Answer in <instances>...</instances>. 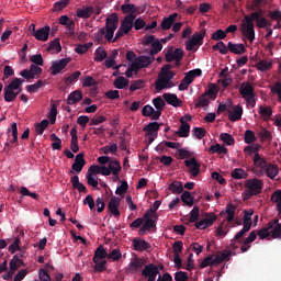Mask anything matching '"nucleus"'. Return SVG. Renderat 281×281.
<instances>
[{"instance_id": "25", "label": "nucleus", "mask_w": 281, "mask_h": 281, "mask_svg": "<svg viewBox=\"0 0 281 281\" xmlns=\"http://www.w3.org/2000/svg\"><path fill=\"white\" fill-rule=\"evenodd\" d=\"M180 124L176 135H178V137H190V124L183 121V119H180Z\"/></svg>"}, {"instance_id": "6", "label": "nucleus", "mask_w": 281, "mask_h": 281, "mask_svg": "<svg viewBox=\"0 0 281 281\" xmlns=\"http://www.w3.org/2000/svg\"><path fill=\"white\" fill-rule=\"evenodd\" d=\"M155 63V57L153 56H139L136 58L135 61H133V69L136 71H139V69H146L149 65H153Z\"/></svg>"}, {"instance_id": "57", "label": "nucleus", "mask_w": 281, "mask_h": 281, "mask_svg": "<svg viewBox=\"0 0 281 281\" xmlns=\"http://www.w3.org/2000/svg\"><path fill=\"white\" fill-rule=\"evenodd\" d=\"M146 81L143 79L134 80L130 86V91L135 92L137 89H144Z\"/></svg>"}, {"instance_id": "2", "label": "nucleus", "mask_w": 281, "mask_h": 281, "mask_svg": "<svg viewBox=\"0 0 281 281\" xmlns=\"http://www.w3.org/2000/svg\"><path fill=\"white\" fill-rule=\"evenodd\" d=\"M161 126H164V123L151 122L143 128V131L146 133L145 136L148 138L149 145L157 139V133Z\"/></svg>"}, {"instance_id": "30", "label": "nucleus", "mask_w": 281, "mask_h": 281, "mask_svg": "<svg viewBox=\"0 0 281 281\" xmlns=\"http://www.w3.org/2000/svg\"><path fill=\"white\" fill-rule=\"evenodd\" d=\"M177 16H179V14L173 13V14H170L168 18H165L160 24L161 30H170V27L175 25V21Z\"/></svg>"}, {"instance_id": "3", "label": "nucleus", "mask_w": 281, "mask_h": 281, "mask_svg": "<svg viewBox=\"0 0 281 281\" xmlns=\"http://www.w3.org/2000/svg\"><path fill=\"white\" fill-rule=\"evenodd\" d=\"M244 186L245 188L254 192L256 196H258V194H262V188H265V182H262V180L258 178H251L247 179L244 182Z\"/></svg>"}, {"instance_id": "55", "label": "nucleus", "mask_w": 281, "mask_h": 281, "mask_svg": "<svg viewBox=\"0 0 281 281\" xmlns=\"http://www.w3.org/2000/svg\"><path fill=\"white\" fill-rule=\"evenodd\" d=\"M49 126V121L44 119L41 123H37L35 126V132L37 135H43L45 133V128Z\"/></svg>"}, {"instance_id": "15", "label": "nucleus", "mask_w": 281, "mask_h": 281, "mask_svg": "<svg viewBox=\"0 0 281 281\" xmlns=\"http://www.w3.org/2000/svg\"><path fill=\"white\" fill-rule=\"evenodd\" d=\"M49 32H52V29L49 27V25L41 27L36 31V33H34V38H36V41H41L42 43H45L49 38Z\"/></svg>"}, {"instance_id": "24", "label": "nucleus", "mask_w": 281, "mask_h": 281, "mask_svg": "<svg viewBox=\"0 0 281 281\" xmlns=\"http://www.w3.org/2000/svg\"><path fill=\"white\" fill-rule=\"evenodd\" d=\"M162 98L165 100V102H167V104H170L171 106H181V100L179 99V97H177V94L173 93H164Z\"/></svg>"}, {"instance_id": "1", "label": "nucleus", "mask_w": 281, "mask_h": 281, "mask_svg": "<svg viewBox=\"0 0 281 281\" xmlns=\"http://www.w3.org/2000/svg\"><path fill=\"white\" fill-rule=\"evenodd\" d=\"M165 60L166 63H172L176 61V67H181V60H183V49L182 48H176L175 50L172 48H169L167 53L165 54Z\"/></svg>"}, {"instance_id": "9", "label": "nucleus", "mask_w": 281, "mask_h": 281, "mask_svg": "<svg viewBox=\"0 0 281 281\" xmlns=\"http://www.w3.org/2000/svg\"><path fill=\"white\" fill-rule=\"evenodd\" d=\"M69 63H71V59L69 58H61L59 60L53 61L50 66L52 76H58V74H60V71H63V69H65Z\"/></svg>"}, {"instance_id": "32", "label": "nucleus", "mask_w": 281, "mask_h": 281, "mask_svg": "<svg viewBox=\"0 0 281 281\" xmlns=\"http://www.w3.org/2000/svg\"><path fill=\"white\" fill-rule=\"evenodd\" d=\"M70 183H72V188L75 190H78V192H83V194H87V187H85L82 182H80V178L78 176H74L70 179Z\"/></svg>"}, {"instance_id": "17", "label": "nucleus", "mask_w": 281, "mask_h": 281, "mask_svg": "<svg viewBox=\"0 0 281 281\" xmlns=\"http://www.w3.org/2000/svg\"><path fill=\"white\" fill-rule=\"evenodd\" d=\"M269 161H267V159H265V157L260 156L259 153H256L254 156V165L256 168L260 169V173L262 175V172L266 170V168L269 166Z\"/></svg>"}, {"instance_id": "64", "label": "nucleus", "mask_w": 281, "mask_h": 281, "mask_svg": "<svg viewBox=\"0 0 281 281\" xmlns=\"http://www.w3.org/2000/svg\"><path fill=\"white\" fill-rule=\"evenodd\" d=\"M268 16L271 19V21H277V23H281V11L280 10L269 11Z\"/></svg>"}, {"instance_id": "45", "label": "nucleus", "mask_w": 281, "mask_h": 281, "mask_svg": "<svg viewBox=\"0 0 281 281\" xmlns=\"http://www.w3.org/2000/svg\"><path fill=\"white\" fill-rule=\"evenodd\" d=\"M91 14H93V7H87L77 11V16L79 19H90Z\"/></svg>"}, {"instance_id": "43", "label": "nucleus", "mask_w": 281, "mask_h": 281, "mask_svg": "<svg viewBox=\"0 0 281 281\" xmlns=\"http://www.w3.org/2000/svg\"><path fill=\"white\" fill-rule=\"evenodd\" d=\"M225 214H227L226 221L232 223V221H234V216H236V205L228 203L226 205Z\"/></svg>"}, {"instance_id": "18", "label": "nucleus", "mask_w": 281, "mask_h": 281, "mask_svg": "<svg viewBox=\"0 0 281 281\" xmlns=\"http://www.w3.org/2000/svg\"><path fill=\"white\" fill-rule=\"evenodd\" d=\"M249 229H251L250 225H245L243 226V229L239 231L235 237L232 239L231 241V249H236L238 246H236V241L237 243H243L240 241V238H243V236H245L247 234V232H249Z\"/></svg>"}, {"instance_id": "12", "label": "nucleus", "mask_w": 281, "mask_h": 281, "mask_svg": "<svg viewBox=\"0 0 281 281\" xmlns=\"http://www.w3.org/2000/svg\"><path fill=\"white\" fill-rule=\"evenodd\" d=\"M137 19L136 14H127L124 16V19L121 22V27L124 30V32H131L134 27L135 20Z\"/></svg>"}, {"instance_id": "62", "label": "nucleus", "mask_w": 281, "mask_h": 281, "mask_svg": "<svg viewBox=\"0 0 281 281\" xmlns=\"http://www.w3.org/2000/svg\"><path fill=\"white\" fill-rule=\"evenodd\" d=\"M251 216H254V210H248L244 212L243 223L244 225H249L251 227Z\"/></svg>"}, {"instance_id": "8", "label": "nucleus", "mask_w": 281, "mask_h": 281, "mask_svg": "<svg viewBox=\"0 0 281 281\" xmlns=\"http://www.w3.org/2000/svg\"><path fill=\"white\" fill-rule=\"evenodd\" d=\"M239 94L244 100L256 97V90L250 82H243L239 86Z\"/></svg>"}, {"instance_id": "49", "label": "nucleus", "mask_w": 281, "mask_h": 281, "mask_svg": "<svg viewBox=\"0 0 281 281\" xmlns=\"http://www.w3.org/2000/svg\"><path fill=\"white\" fill-rule=\"evenodd\" d=\"M206 267H216V262H214V255H209L200 263V269H205Z\"/></svg>"}, {"instance_id": "54", "label": "nucleus", "mask_w": 281, "mask_h": 281, "mask_svg": "<svg viewBox=\"0 0 281 281\" xmlns=\"http://www.w3.org/2000/svg\"><path fill=\"white\" fill-rule=\"evenodd\" d=\"M194 82L188 75L184 76V78L181 80L179 85V91H188L190 85Z\"/></svg>"}, {"instance_id": "61", "label": "nucleus", "mask_w": 281, "mask_h": 281, "mask_svg": "<svg viewBox=\"0 0 281 281\" xmlns=\"http://www.w3.org/2000/svg\"><path fill=\"white\" fill-rule=\"evenodd\" d=\"M245 144H254L256 142V134L251 130H247L245 132V138H244Z\"/></svg>"}, {"instance_id": "46", "label": "nucleus", "mask_w": 281, "mask_h": 281, "mask_svg": "<svg viewBox=\"0 0 281 281\" xmlns=\"http://www.w3.org/2000/svg\"><path fill=\"white\" fill-rule=\"evenodd\" d=\"M231 177L233 179H247V177H249V175L247 173V171H245L243 168H235L232 172H231Z\"/></svg>"}, {"instance_id": "27", "label": "nucleus", "mask_w": 281, "mask_h": 281, "mask_svg": "<svg viewBox=\"0 0 281 281\" xmlns=\"http://www.w3.org/2000/svg\"><path fill=\"white\" fill-rule=\"evenodd\" d=\"M128 267L130 268L127 269V271L130 273H137V271H139V269L144 267V259L136 257L134 260L130 262Z\"/></svg>"}, {"instance_id": "13", "label": "nucleus", "mask_w": 281, "mask_h": 281, "mask_svg": "<svg viewBox=\"0 0 281 281\" xmlns=\"http://www.w3.org/2000/svg\"><path fill=\"white\" fill-rule=\"evenodd\" d=\"M277 223H278V218L272 220L271 222H269L267 224L266 227H263L257 232V236H259V238L261 240H265V238H269V236H271V229H273V227H274V225H277Z\"/></svg>"}, {"instance_id": "60", "label": "nucleus", "mask_w": 281, "mask_h": 281, "mask_svg": "<svg viewBox=\"0 0 281 281\" xmlns=\"http://www.w3.org/2000/svg\"><path fill=\"white\" fill-rule=\"evenodd\" d=\"M100 33L105 36L106 41L113 43V34H115V30L113 29H101Z\"/></svg>"}, {"instance_id": "40", "label": "nucleus", "mask_w": 281, "mask_h": 281, "mask_svg": "<svg viewBox=\"0 0 281 281\" xmlns=\"http://www.w3.org/2000/svg\"><path fill=\"white\" fill-rule=\"evenodd\" d=\"M231 251L224 250L223 252L217 254L215 257H213L215 267H218V265H222V262H225L231 256Z\"/></svg>"}, {"instance_id": "22", "label": "nucleus", "mask_w": 281, "mask_h": 281, "mask_svg": "<svg viewBox=\"0 0 281 281\" xmlns=\"http://www.w3.org/2000/svg\"><path fill=\"white\" fill-rule=\"evenodd\" d=\"M133 247L135 251H148L150 249V243L144 240V239H133Z\"/></svg>"}, {"instance_id": "47", "label": "nucleus", "mask_w": 281, "mask_h": 281, "mask_svg": "<svg viewBox=\"0 0 281 281\" xmlns=\"http://www.w3.org/2000/svg\"><path fill=\"white\" fill-rule=\"evenodd\" d=\"M220 139L226 144V146H234L236 144V139H234V136H232L229 133H222L220 135Z\"/></svg>"}, {"instance_id": "29", "label": "nucleus", "mask_w": 281, "mask_h": 281, "mask_svg": "<svg viewBox=\"0 0 281 281\" xmlns=\"http://www.w3.org/2000/svg\"><path fill=\"white\" fill-rule=\"evenodd\" d=\"M117 23H120V19L117 18V13H112L105 20V27L110 30H117Z\"/></svg>"}, {"instance_id": "38", "label": "nucleus", "mask_w": 281, "mask_h": 281, "mask_svg": "<svg viewBox=\"0 0 281 281\" xmlns=\"http://www.w3.org/2000/svg\"><path fill=\"white\" fill-rule=\"evenodd\" d=\"M271 67H273V63L267 59H261L256 64V69L259 71H269Z\"/></svg>"}, {"instance_id": "58", "label": "nucleus", "mask_w": 281, "mask_h": 281, "mask_svg": "<svg viewBox=\"0 0 281 281\" xmlns=\"http://www.w3.org/2000/svg\"><path fill=\"white\" fill-rule=\"evenodd\" d=\"M213 52H220V54H227V45H225L222 41L217 42L212 46Z\"/></svg>"}, {"instance_id": "50", "label": "nucleus", "mask_w": 281, "mask_h": 281, "mask_svg": "<svg viewBox=\"0 0 281 281\" xmlns=\"http://www.w3.org/2000/svg\"><path fill=\"white\" fill-rule=\"evenodd\" d=\"M82 72H80V70L75 71L74 74L64 79L65 85L69 86L74 85V82H78V78H80Z\"/></svg>"}, {"instance_id": "51", "label": "nucleus", "mask_w": 281, "mask_h": 281, "mask_svg": "<svg viewBox=\"0 0 281 281\" xmlns=\"http://www.w3.org/2000/svg\"><path fill=\"white\" fill-rule=\"evenodd\" d=\"M262 10H259L257 12H251L249 15H245V21H250V23H254V21H256V23L258 21H260L262 18Z\"/></svg>"}, {"instance_id": "59", "label": "nucleus", "mask_w": 281, "mask_h": 281, "mask_svg": "<svg viewBox=\"0 0 281 281\" xmlns=\"http://www.w3.org/2000/svg\"><path fill=\"white\" fill-rule=\"evenodd\" d=\"M43 85V80H37L35 83L26 86V91H29V93H36Z\"/></svg>"}, {"instance_id": "56", "label": "nucleus", "mask_w": 281, "mask_h": 281, "mask_svg": "<svg viewBox=\"0 0 281 281\" xmlns=\"http://www.w3.org/2000/svg\"><path fill=\"white\" fill-rule=\"evenodd\" d=\"M64 25L67 29V32H66L67 36H74V34H76V21L70 19L67 22V24H64Z\"/></svg>"}, {"instance_id": "63", "label": "nucleus", "mask_w": 281, "mask_h": 281, "mask_svg": "<svg viewBox=\"0 0 281 281\" xmlns=\"http://www.w3.org/2000/svg\"><path fill=\"white\" fill-rule=\"evenodd\" d=\"M270 231L272 238H281V224L279 222Z\"/></svg>"}, {"instance_id": "28", "label": "nucleus", "mask_w": 281, "mask_h": 281, "mask_svg": "<svg viewBox=\"0 0 281 281\" xmlns=\"http://www.w3.org/2000/svg\"><path fill=\"white\" fill-rule=\"evenodd\" d=\"M121 11L123 14H139V8H137L134 3L125 2L121 5Z\"/></svg>"}, {"instance_id": "42", "label": "nucleus", "mask_w": 281, "mask_h": 281, "mask_svg": "<svg viewBox=\"0 0 281 281\" xmlns=\"http://www.w3.org/2000/svg\"><path fill=\"white\" fill-rule=\"evenodd\" d=\"M161 49H164V45H161V42H159V40H155V42H153V44H151V49L149 50V56L155 58V56H157V54H159V52H161Z\"/></svg>"}, {"instance_id": "31", "label": "nucleus", "mask_w": 281, "mask_h": 281, "mask_svg": "<svg viewBox=\"0 0 281 281\" xmlns=\"http://www.w3.org/2000/svg\"><path fill=\"white\" fill-rule=\"evenodd\" d=\"M209 153L210 155H227V147L217 143L209 148Z\"/></svg>"}, {"instance_id": "33", "label": "nucleus", "mask_w": 281, "mask_h": 281, "mask_svg": "<svg viewBox=\"0 0 281 281\" xmlns=\"http://www.w3.org/2000/svg\"><path fill=\"white\" fill-rule=\"evenodd\" d=\"M47 52H52V54H60V52H63V46H60V38L53 40L47 47Z\"/></svg>"}, {"instance_id": "19", "label": "nucleus", "mask_w": 281, "mask_h": 281, "mask_svg": "<svg viewBox=\"0 0 281 281\" xmlns=\"http://www.w3.org/2000/svg\"><path fill=\"white\" fill-rule=\"evenodd\" d=\"M261 175H266L268 179H276L280 175V168L277 165L269 164L266 169H263Z\"/></svg>"}, {"instance_id": "14", "label": "nucleus", "mask_w": 281, "mask_h": 281, "mask_svg": "<svg viewBox=\"0 0 281 281\" xmlns=\"http://www.w3.org/2000/svg\"><path fill=\"white\" fill-rule=\"evenodd\" d=\"M184 165L187 168H190V172L192 177H196L201 172V165L194 157H192L189 160H186Z\"/></svg>"}, {"instance_id": "7", "label": "nucleus", "mask_w": 281, "mask_h": 281, "mask_svg": "<svg viewBox=\"0 0 281 281\" xmlns=\"http://www.w3.org/2000/svg\"><path fill=\"white\" fill-rule=\"evenodd\" d=\"M204 38H205V31L193 34L191 40L186 44L187 52H192V49H194L196 45H203Z\"/></svg>"}, {"instance_id": "21", "label": "nucleus", "mask_w": 281, "mask_h": 281, "mask_svg": "<svg viewBox=\"0 0 281 281\" xmlns=\"http://www.w3.org/2000/svg\"><path fill=\"white\" fill-rule=\"evenodd\" d=\"M228 52L240 56V55L245 54V52H247V48H245V44H234L232 42H228L227 53Z\"/></svg>"}, {"instance_id": "53", "label": "nucleus", "mask_w": 281, "mask_h": 281, "mask_svg": "<svg viewBox=\"0 0 281 281\" xmlns=\"http://www.w3.org/2000/svg\"><path fill=\"white\" fill-rule=\"evenodd\" d=\"M106 56L108 54H106V50H104V48L102 47L97 48L94 53V63H102V60H104Z\"/></svg>"}, {"instance_id": "11", "label": "nucleus", "mask_w": 281, "mask_h": 281, "mask_svg": "<svg viewBox=\"0 0 281 281\" xmlns=\"http://www.w3.org/2000/svg\"><path fill=\"white\" fill-rule=\"evenodd\" d=\"M144 224L143 226L147 232H150V229H155L157 227V223L153 218H157V216L153 215V211H146L143 215Z\"/></svg>"}, {"instance_id": "35", "label": "nucleus", "mask_w": 281, "mask_h": 281, "mask_svg": "<svg viewBox=\"0 0 281 281\" xmlns=\"http://www.w3.org/2000/svg\"><path fill=\"white\" fill-rule=\"evenodd\" d=\"M195 109H205V106H210V97L206 95L205 93H202L199 98L198 101L194 104Z\"/></svg>"}, {"instance_id": "44", "label": "nucleus", "mask_w": 281, "mask_h": 281, "mask_svg": "<svg viewBox=\"0 0 281 281\" xmlns=\"http://www.w3.org/2000/svg\"><path fill=\"white\" fill-rule=\"evenodd\" d=\"M181 201L189 207H192V205H194V198L192 196V193H190V191L182 192Z\"/></svg>"}, {"instance_id": "41", "label": "nucleus", "mask_w": 281, "mask_h": 281, "mask_svg": "<svg viewBox=\"0 0 281 281\" xmlns=\"http://www.w3.org/2000/svg\"><path fill=\"white\" fill-rule=\"evenodd\" d=\"M168 190L172 194H181L183 193V184L180 181H173L169 184Z\"/></svg>"}, {"instance_id": "52", "label": "nucleus", "mask_w": 281, "mask_h": 281, "mask_svg": "<svg viewBox=\"0 0 281 281\" xmlns=\"http://www.w3.org/2000/svg\"><path fill=\"white\" fill-rule=\"evenodd\" d=\"M272 203H277V210L281 214V191L277 190L271 195Z\"/></svg>"}, {"instance_id": "36", "label": "nucleus", "mask_w": 281, "mask_h": 281, "mask_svg": "<svg viewBox=\"0 0 281 281\" xmlns=\"http://www.w3.org/2000/svg\"><path fill=\"white\" fill-rule=\"evenodd\" d=\"M104 258H109L104 246H99L94 251L93 262H99V260H104Z\"/></svg>"}, {"instance_id": "10", "label": "nucleus", "mask_w": 281, "mask_h": 281, "mask_svg": "<svg viewBox=\"0 0 281 281\" xmlns=\"http://www.w3.org/2000/svg\"><path fill=\"white\" fill-rule=\"evenodd\" d=\"M120 203L122 200L117 196H112L108 204V210L110 214H113L115 218H120Z\"/></svg>"}, {"instance_id": "20", "label": "nucleus", "mask_w": 281, "mask_h": 281, "mask_svg": "<svg viewBox=\"0 0 281 281\" xmlns=\"http://www.w3.org/2000/svg\"><path fill=\"white\" fill-rule=\"evenodd\" d=\"M86 164L85 154H78L75 158V162L71 165V169L75 170V172H82Z\"/></svg>"}, {"instance_id": "37", "label": "nucleus", "mask_w": 281, "mask_h": 281, "mask_svg": "<svg viewBox=\"0 0 281 281\" xmlns=\"http://www.w3.org/2000/svg\"><path fill=\"white\" fill-rule=\"evenodd\" d=\"M259 115L267 122V120H271V115H273V110L271 106H259Z\"/></svg>"}, {"instance_id": "16", "label": "nucleus", "mask_w": 281, "mask_h": 281, "mask_svg": "<svg viewBox=\"0 0 281 281\" xmlns=\"http://www.w3.org/2000/svg\"><path fill=\"white\" fill-rule=\"evenodd\" d=\"M228 120L231 122H238L239 120H243V105L237 104L233 106V111L228 110Z\"/></svg>"}, {"instance_id": "39", "label": "nucleus", "mask_w": 281, "mask_h": 281, "mask_svg": "<svg viewBox=\"0 0 281 281\" xmlns=\"http://www.w3.org/2000/svg\"><path fill=\"white\" fill-rule=\"evenodd\" d=\"M19 97V92H14V90L4 86V102H14Z\"/></svg>"}, {"instance_id": "5", "label": "nucleus", "mask_w": 281, "mask_h": 281, "mask_svg": "<svg viewBox=\"0 0 281 281\" xmlns=\"http://www.w3.org/2000/svg\"><path fill=\"white\" fill-rule=\"evenodd\" d=\"M142 276L147 278V281H156L159 276V267L155 263H148L142 270Z\"/></svg>"}, {"instance_id": "4", "label": "nucleus", "mask_w": 281, "mask_h": 281, "mask_svg": "<svg viewBox=\"0 0 281 281\" xmlns=\"http://www.w3.org/2000/svg\"><path fill=\"white\" fill-rule=\"evenodd\" d=\"M240 32L243 36L249 41V43H254V41H256V30L254 29V23H251V20H247L241 23Z\"/></svg>"}, {"instance_id": "23", "label": "nucleus", "mask_w": 281, "mask_h": 281, "mask_svg": "<svg viewBox=\"0 0 281 281\" xmlns=\"http://www.w3.org/2000/svg\"><path fill=\"white\" fill-rule=\"evenodd\" d=\"M9 267L13 273H16L21 267H25V262H23V259L19 258V255H14L9 262Z\"/></svg>"}, {"instance_id": "48", "label": "nucleus", "mask_w": 281, "mask_h": 281, "mask_svg": "<svg viewBox=\"0 0 281 281\" xmlns=\"http://www.w3.org/2000/svg\"><path fill=\"white\" fill-rule=\"evenodd\" d=\"M128 82H130L128 79L121 76V77H117L113 81V85H114L115 89H124V88L128 87Z\"/></svg>"}, {"instance_id": "26", "label": "nucleus", "mask_w": 281, "mask_h": 281, "mask_svg": "<svg viewBox=\"0 0 281 281\" xmlns=\"http://www.w3.org/2000/svg\"><path fill=\"white\" fill-rule=\"evenodd\" d=\"M108 169L110 170V175H120L122 172V165L117 159H111L108 162Z\"/></svg>"}, {"instance_id": "34", "label": "nucleus", "mask_w": 281, "mask_h": 281, "mask_svg": "<svg viewBox=\"0 0 281 281\" xmlns=\"http://www.w3.org/2000/svg\"><path fill=\"white\" fill-rule=\"evenodd\" d=\"M82 100V91L75 90L72 91L67 99V104H76Z\"/></svg>"}]
</instances>
